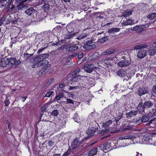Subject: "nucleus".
<instances>
[{
    "label": "nucleus",
    "mask_w": 156,
    "mask_h": 156,
    "mask_svg": "<svg viewBox=\"0 0 156 156\" xmlns=\"http://www.w3.org/2000/svg\"><path fill=\"white\" fill-rule=\"evenodd\" d=\"M155 120H154V121H153L150 124V127H154L156 126V122H155Z\"/></svg>",
    "instance_id": "obj_52"
},
{
    "label": "nucleus",
    "mask_w": 156,
    "mask_h": 156,
    "mask_svg": "<svg viewBox=\"0 0 156 156\" xmlns=\"http://www.w3.org/2000/svg\"><path fill=\"white\" fill-rule=\"evenodd\" d=\"M63 94H60L58 95H56L54 99L56 100H60V99L62 97Z\"/></svg>",
    "instance_id": "obj_46"
},
{
    "label": "nucleus",
    "mask_w": 156,
    "mask_h": 156,
    "mask_svg": "<svg viewBox=\"0 0 156 156\" xmlns=\"http://www.w3.org/2000/svg\"><path fill=\"white\" fill-rule=\"evenodd\" d=\"M75 34L76 33H75L73 34H72L71 35L70 34V35H67L66 36V37H65V39H69L71 38H72L74 36Z\"/></svg>",
    "instance_id": "obj_47"
},
{
    "label": "nucleus",
    "mask_w": 156,
    "mask_h": 156,
    "mask_svg": "<svg viewBox=\"0 0 156 156\" xmlns=\"http://www.w3.org/2000/svg\"><path fill=\"white\" fill-rule=\"evenodd\" d=\"M35 10L33 8H30L25 11V13L29 16H31L35 13Z\"/></svg>",
    "instance_id": "obj_20"
},
{
    "label": "nucleus",
    "mask_w": 156,
    "mask_h": 156,
    "mask_svg": "<svg viewBox=\"0 0 156 156\" xmlns=\"http://www.w3.org/2000/svg\"><path fill=\"white\" fill-rule=\"evenodd\" d=\"M97 148H94L91 150L88 153L89 156H93L96 154L97 152Z\"/></svg>",
    "instance_id": "obj_26"
},
{
    "label": "nucleus",
    "mask_w": 156,
    "mask_h": 156,
    "mask_svg": "<svg viewBox=\"0 0 156 156\" xmlns=\"http://www.w3.org/2000/svg\"><path fill=\"white\" fill-rule=\"evenodd\" d=\"M147 17L150 20L155 19L156 18V13L154 12L149 14Z\"/></svg>",
    "instance_id": "obj_34"
},
{
    "label": "nucleus",
    "mask_w": 156,
    "mask_h": 156,
    "mask_svg": "<svg viewBox=\"0 0 156 156\" xmlns=\"http://www.w3.org/2000/svg\"><path fill=\"white\" fill-rule=\"evenodd\" d=\"M9 94L6 95L5 99V106H8L10 103L9 100Z\"/></svg>",
    "instance_id": "obj_40"
},
{
    "label": "nucleus",
    "mask_w": 156,
    "mask_h": 156,
    "mask_svg": "<svg viewBox=\"0 0 156 156\" xmlns=\"http://www.w3.org/2000/svg\"><path fill=\"white\" fill-rule=\"evenodd\" d=\"M15 7L12 0H8L5 4V7L7 9V11L13 10Z\"/></svg>",
    "instance_id": "obj_4"
},
{
    "label": "nucleus",
    "mask_w": 156,
    "mask_h": 156,
    "mask_svg": "<svg viewBox=\"0 0 156 156\" xmlns=\"http://www.w3.org/2000/svg\"><path fill=\"white\" fill-rule=\"evenodd\" d=\"M89 45L86 44L84 46L83 48L86 50L90 49Z\"/></svg>",
    "instance_id": "obj_57"
},
{
    "label": "nucleus",
    "mask_w": 156,
    "mask_h": 156,
    "mask_svg": "<svg viewBox=\"0 0 156 156\" xmlns=\"http://www.w3.org/2000/svg\"><path fill=\"white\" fill-rule=\"evenodd\" d=\"M135 137L134 136L131 135L128 136H123L120 137L119 139L120 140L122 139H130V140H134L135 139Z\"/></svg>",
    "instance_id": "obj_29"
},
{
    "label": "nucleus",
    "mask_w": 156,
    "mask_h": 156,
    "mask_svg": "<svg viewBox=\"0 0 156 156\" xmlns=\"http://www.w3.org/2000/svg\"><path fill=\"white\" fill-rule=\"evenodd\" d=\"M78 49V46L74 44L69 46L66 48V51H75Z\"/></svg>",
    "instance_id": "obj_22"
},
{
    "label": "nucleus",
    "mask_w": 156,
    "mask_h": 156,
    "mask_svg": "<svg viewBox=\"0 0 156 156\" xmlns=\"http://www.w3.org/2000/svg\"><path fill=\"white\" fill-rule=\"evenodd\" d=\"M83 76L86 77V76H83L80 75H76L74 76H72V77H69L67 79L68 81L69 82L71 81L73 83L75 82H77L79 81L80 80V78Z\"/></svg>",
    "instance_id": "obj_6"
},
{
    "label": "nucleus",
    "mask_w": 156,
    "mask_h": 156,
    "mask_svg": "<svg viewBox=\"0 0 156 156\" xmlns=\"http://www.w3.org/2000/svg\"><path fill=\"white\" fill-rule=\"evenodd\" d=\"M132 11L127 10L124 11L122 13V16L124 17L129 16L132 14Z\"/></svg>",
    "instance_id": "obj_27"
},
{
    "label": "nucleus",
    "mask_w": 156,
    "mask_h": 156,
    "mask_svg": "<svg viewBox=\"0 0 156 156\" xmlns=\"http://www.w3.org/2000/svg\"><path fill=\"white\" fill-rule=\"evenodd\" d=\"M155 142H156V134L153 133L151 134L150 144H154Z\"/></svg>",
    "instance_id": "obj_23"
},
{
    "label": "nucleus",
    "mask_w": 156,
    "mask_h": 156,
    "mask_svg": "<svg viewBox=\"0 0 156 156\" xmlns=\"http://www.w3.org/2000/svg\"><path fill=\"white\" fill-rule=\"evenodd\" d=\"M77 87H78L77 86L69 87V90H71L73 89H76V88H77Z\"/></svg>",
    "instance_id": "obj_59"
},
{
    "label": "nucleus",
    "mask_w": 156,
    "mask_h": 156,
    "mask_svg": "<svg viewBox=\"0 0 156 156\" xmlns=\"http://www.w3.org/2000/svg\"><path fill=\"white\" fill-rule=\"evenodd\" d=\"M123 117V115L121 113L119 114L118 115H117L116 118L114 120V122H117L119 121Z\"/></svg>",
    "instance_id": "obj_36"
},
{
    "label": "nucleus",
    "mask_w": 156,
    "mask_h": 156,
    "mask_svg": "<svg viewBox=\"0 0 156 156\" xmlns=\"http://www.w3.org/2000/svg\"><path fill=\"white\" fill-rule=\"evenodd\" d=\"M33 55V54H29L27 53H25L23 55V56L24 57V58L27 60V59L29 58H30V57H32Z\"/></svg>",
    "instance_id": "obj_39"
},
{
    "label": "nucleus",
    "mask_w": 156,
    "mask_h": 156,
    "mask_svg": "<svg viewBox=\"0 0 156 156\" xmlns=\"http://www.w3.org/2000/svg\"><path fill=\"white\" fill-rule=\"evenodd\" d=\"M5 18L4 17H2L0 21V26H1L3 23V22L5 21Z\"/></svg>",
    "instance_id": "obj_56"
},
{
    "label": "nucleus",
    "mask_w": 156,
    "mask_h": 156,
    "mask_svg": "<svg viewBox=\"0 0 156 156\" xmlns=\"http://www.w3.org/2000/svg\"><path fill=\"white\" fill-rule=\"evenodd\" d=\"M110 147V144L109 142H107L105 143L104 144H101L100 146V148L103 151L107 150Z\"/></svg>",
    "instance_id": "obj_15"
},
{
    "label": "nucleus",
    "mask_w": 156,
    "mask_h": 156,
    "mask_svg": "<svg viewBox=\"0 0 156 156\" xmlns=\"http://www.w3.org/2000/svg\"><path fill=\"white\" fill-rule=\"evenodd\" d=\"M120 29L118 28H111L108 30V32L109 33L114 34L115 32H119L120 31Z\"/></svg>",
    "instance_id": "obj_32"
},
{
    "label": "nucleus",
    "mask_w": 156,
    "mask_h": 156,
    "mask_svg": "<svg viewBox=\"0 0 156 156\" xmlns=\"http://www.w3.org/2000/svg\"><path fill=\"white\" fill-rule=\"evenodd\" d=\"M42 8L44 10V11L48 12L49 10V5L48 4L45 3L43 5Z\"/></svg>",
    "instance_id": "obj_35"
},
{
    "label": "nucleus",
    "mask_w": 156,
    "mask_h": 156,
    "mask_svg": "<svg viewBox=\"0 0 156 156\" xmlns=\"http://www.w3.org/2000/svg\"><path fill=\"white\" fill-rule=\"evenodd\" d=\"M99 56V54L98 52H95L94 53L89 57V58L90 59L93 60V59H96Z\"/></svg>",
    "instance_id": "obj_30"
},
{
    "label": "nucleus",
    "mask_w": 156,
    "mask_h": 156,
    "mask_svg": "<svg viewBox=\"0 0 156 156\" xmlns=\"http://www.w3.org/2000/svg\"><path fill=\"white\" fill-rule=\"evenodd\" d=\"M8 64V59H2L0 62V66L2 67L5 66Z\"/></svg>",
    "instance_id": "obj_28"
},
{
    "label": "nucleus",
    "mask_w": 156,
    "mask_h": 156,
    "mask_svg": "<svg viewBox=\"0 0 156 156\" xmlns=\"http://www.w3.org/2000/svg\"><path fill=\"white\" fill-rule=\"evenodd\" d=\"M134 23L133 20L131 19H126L125 20H123L121 23L122 25L127 26L128 25H131Z\"/></svg>",
    "instance_id": "obj_16"
},
{
    "label": "nucleus",
    "mask_w": 156,
    "mask_h": 156,
    "mask_svg": "<svg viewBox=\"0 0 156 156\" xmlns=\"http://www.w3.org/2000/svg\"><path fill=\"white\" fill-rule=\"evenodd\" d=\"M131 62L129 60L124 59L118 63V66L121 67H127L130 64Z\"/></svg>",
    "instance_id": "obj_5"
},
{
    "label": "nucleus",
    "mask_w": 156,
    "mask_h": 156,
    "mask_svg": "<svg viewBox=\"0 0 156 156\" xmlns=\"http://www.w3.org/2000/svg\"><path fill=\"white\" fill-rule=\"evenodd\" d=\"M138 111L132 110L126 114V117L128 119L130 118L137 114Z\"/></svg>",
    "instance_id": "obj_18"
},
{
    "label": "nucleus",
    "mask_w": 156,
    "mask_h": 156,
    "mask_svg": "<svg viewBox=\"0 0 156 156\" xmlns=\"http://www.w3.org/2000/svg\"><path fill=\"white\" fill-rule=\"evenodd\" d=\"M156 53V47L152 46L150 47L148 54L149 55H153Z\"/></svg>",
    "instance_id": "obj_17"
},
{
    "label": "nucleus",
    "mask_w": 156,
    "mask_h": 156,
    "mask_svg": "<svg viewBox=\"0 0 156 156\" xmlns=\"http://www.w3.org/2000/svg\"><path fill=\"white\" fill-rule=\"evenodd\" d=\"M143 106L142 102H140L139 103L137 107V111H138V112L139 114L142 113L143 112L145 109Z\"/></svg>",
    "instance_id": "obj_19"
},
{
    "label": "nucleus",
    "mask_w": 156,
    "mask_h": 156,
    "mask_svg": "<svg viewBox=\"0 0 156 156\" xmlns=\"http://www.w3.org/2000/svg\"><path fill=\"white\" fill-rule=\"evenodd\" d=\"M150 119V116L148 115H144L140 117L136 122V124H140L142 122H144L147 121Z\"/></svg>",
    "instance_id": "obj_7"
},
{
    "label": "nucleus",
    "mask_w": 156,
    "mask_h": 156,
    "mask_svg": "<svg viewBox=\"0 0 156 156\" xmlns=\"http://www.w3.org/2000/svg\"><path fill=\"white\" fill-rule=\"evenodd\" d=\"M148 90L147 87L139 88L137 91L139 95L141 96L148 93Z\"/></svg>",
    "instance_id": "obj_10"
},
{
    "label": "nucleus",
    "mask_w": 156,
    "mask_h": 156,
    "mask_svg": "<svg viewBox=\"0 0 156 156\" xmlns=\"http://www.w3.org/2000/svg\"><path fill=\"white\" fill-rule=\"evenodd\" d=\"M64 91L71 98H73L74 95L71 93V92H67L65 90H64Z\"/></svg>",
    "instance_id": "obj_49"
},
{
    "label": "nucleus",
    "mask_w": 156,
    "mask_h": 156,
    "mask_svg": "<svg viewBox=\"0 0 156 156\" xmlns=\"http://www.w3.org/2000/svg\"><path fill=\"white\" fill-rule=\"evenodd\" d=\"M54 92L53 91H49L46 93L45 95V97H50L51 95H52Z\"/></svg>",
    "instance_id": "obj_48"
},
{
    "label": "nucleus",
    "mask_w": 156,
    "mask_h": 156,
    "mask_svg": "<svg viewBox=\"0 0 156 156\" xmlns=\"http://www.w3.org/2000/svg\"><path fill=\"white\" fill-rule=\"evenodd\" d=\"M80 141H79L77 139H75L71 144V147L72 149H75L77 147L81 144Z\"/></svg>",
    "instance_id": "obj_14"
},
{
    "label": "nucleus",
    "mask_w": 156,
    "mask_h": 156,
    "mask_svg": "<svg viewBox=\"0 0 156 156\" xmlns=\"http://www.w3.org/2000/svg\"><path fill=\"white\" fill-rule=\"evenodd\" d=\"M80 71V69L79 68L76 69L74 71L73 74H77Z\"/></svg>",
    "instance_id": "obj_55"
},
{
    "label": "nucleus",
    "mask_w": 156,
    "mask_h": 156,
    "mask_svg": "<svg viewBox=\"0 0 156 156\" xmlns=\"http://www.w3.org/2000/svg\"><path fill=\"white\" fill-rule=\"evenodd\" d=\"M152 94L153 96H154L156 95V85H155L153 87Z\"/></svg>",
    "instance_id": "obj_43"
},
{
    "label": "nucleus",
    "mask_w": 156,
    "mask_h": 156,
    "mask_svg": "<svg viewBox=\"0 0 156 156\" xmlns=\"http://www.w3.org/2000/svg\"><path fill=\"white\" fill-rule=\"evenodd\" d=\"M109 129H102L101 131H99V133L103 134L105 133L109 132Z\"/></svg>",
    "instance_id": "obj_45"
},
{
    "label": "nucleus",
    "mask_w": 156,
    "mask_h": 156,
    "mask_svg": "<svg viewBox=\"0 0 156 156\" xmlns=\"http://www.w3.org/2000/svg\"><path fill=\"white\" fill-rule=\"evenodd\" d=\"M136 26L137 27V29L138 30L143 29L145 27V25H136Z\"/></svg>",
    "instance_id": "obj_54"
},
{
    "label": "nucleus",
    "mask_w": 156,
    "mask_h": 156,
    "mask_svg": "<svg viewBox=\"0 0 156 156\" xmlns=\"http://www.w3.org/2000/svg\"><path fill=\"white\" fill-rule=\"evenodd\" d=\"M108 39V36H106L105 37H103L102 38H101L99 40V42L101 43H103L105 42Z\"/></svg>",
    "instance_id": "obj_38"
},
{
    "label": "nucleus",
    "mask_w": 156,
    "mask_h": 156,
    "mask_svg": "<svg viewBox=\"0 0 156 156\" xmlns=\"http://www.w3.org/2000/svg\"><path fill=\"white\" fill-rule=\"evenodd\" d=\"M78 54L77 53L75 52L73 53V54L71 55H70L68 56V57L69 58L72 59L73 57L76 56Z\"/></svg>",
    "instance_id": "obj_50"
},
{
    "label": "nucleus",
    "mask_w": 156,
    "mask_h": 156,
    "mask_svg": "<svg viewBox=\"0 0 156 156\" xmlns=\"http://www.w3.org/2000/svg\"><path fill=\"white\" fill-rule=\"evenodd\" d=\"M66 86V83H62V84H59V87L60 88H61L62 89V90L64 91V89L63 88L64 87H65Z\"/></svg>",
    "instance_id": "obj_51"
},
{
    "label": "nucleus",
    "mask_w": 156,
    "mask_h": 156,
    "mask_svg": "<svg viewBox=\"0 0 156 156\" xmlns=\"http://www.w3.org/2000/svg\"><path fill=\"white\" fill-rule=\"evenodd\" d=\"M42 66H44L43 68L40 70V72L42 75L45 74L48 71L50 68V66L49 64L48 65H42Z\"/></svg>",
    "instance_id": "obj_9"
},
{
    "label": "nucleus",
    "mask_w": 156,
    "mask_h": 156,
    "mask_svg": "<svg viewBox=\"0 0 156 156\" xmlns=\"http://www.w3.org/2000/svg\"><path fill=\"white\" fill-rule=\"evenodd\" d=\"M8 64L11 66H17L21 62L19 60H17V59L15 58H10L8 59Z\"/></svg>",
    "instance_id": "obj_2"
},
{
    "label": "nucleus",
    "mask_w": 156,
    "mask_h": 156,
    "mask_svg": "<svg viewBox=\"0 0 156 156\" xmlns=\"http://www.w3.org/2000/svg\"><path fill=\"white\" fill-rule=\"evenodd\" d=\"M12 22V24H16L17 22V20L15 19V20H11Z\"/></svg>",
    "instance_id": "obj_62"
},
{
    "label": "nucleus",
    "mask_w": 156,
    "mask_h": 156,
    "mask_svg": "<svg viewBox=\"0 0 156 156\" xmlns=\"http://www.w3.org/2000/svg\"><path fill=\"white\" fill-rule=\"evenodd\" d=\"M117 74L120 77H124L126 76V72L123 69H120L117 72Z\"/></svg>",
    "instance_id": "obj_24"
},
{
    "label": "nucleus",
    "mask_w": 156,
    "mask_h": 156,
    "mask_svg": "<svg viewBox=\"0 0 156 156\" xmlns=\"http://www.w3.org/2000/svg\"><path fill=\"white\" fill-rule=\"evenodd\" d=\"M33 60L35 63L32 66V68L39 67L42 66V65H43V64L48 65V63L47 60H43L40 55L34 58Z\"/></svg>",
    "instance_id": "obj_1"
},
{
    "label": "nucleus",
    "mask_w": 156,
    "mask_h": 156,
    "mask_svg": "<svg viewBox=\"0 0 156 156\" xmlns=\"http://www.w3.org/2000/svg\"><path fill=\"white\" fill-rule=\"evenodd\" d=\"M89 45V47H90V49L95 48L96 47V45L94 44H90Z\"/></svg>",
    "instance_id": "obj_58"
},
{
    "label": "nucleus",
    "mask_w": 156,
    "mask_h": 156,
    "mask_svg": "<svg viewBox=\"0 0 156 156\" xmlns=\"http://www.w3.org/2000/svg\"><path fill=\"white\" fill-rule=\"evenodd\" d=\"M98 129V128H97L93 126H90L87 132V133L89 135L92 136L94 135L96 131H97Z\"/></svg>",
    "instance_id": "obj_8"
},
{
    "label": "nucleus",
    "mask_w": 156,
    "mask_h": 156,
    "mask_svg": "<svg viewBox=\"0 0 156 156\" xmlns=\"http://www.w3.org/2000/svg\"><path fill=\"white\" fill-rule=\"evenodd\" d=\"M65 102L66 104H73L74 101L71 99H70L66 98V101H65Z\"/></svg>",
    "instance_id": "obj_42"
},
{
    "label": "nucleus",
    "mask_w": 156,
    "mask_h": 156,
    "mask_svg": "<svg viewBox=\"0 0 156 156\" xmlns=\"http://www.w3.org/2000/svg\"><path fill=\"white\" fill-rule=\"evenodd\" d=\"M115 51V49L112 48H110L107 49L105 52V54L106 55L111 54L114 53Z\"/></svg>",
    "instance_id": "obj_31"
},
{
    "label": "nucleus",
    "mask_w": 156,
    "mask_h": 156,
    "mask_svg": "<svg viewBox=\"0 0 156 156\" xmlns=\"http://www.w3.org/2000/svg\"><path fill=\"white\" fill-rule=\"evenodd\" d=\"M46 107L45 106H44L42 107L41 108V111L42 112H44L46 109Z\"/></svg>",
    "instance_id": "obj_64"
},
{
    "label": "nucleus",
    "mask_w": 156,
    "mask_h": 156,
    "mask_svg": "<svg viewBox=\"0 0 156 156\" xmlns=\"http://www.w3.org/2000/svg\"><path fill=\"white\" fill-rule=\"evenodd\" d=\"M83 56V53H81L80 54H79L78 55V57L79 59H81Z\"/></svg>",
    "instance_id": "obj_61"
},
{
    "label": "nucleus",
    "mask_w": 156,
    "mask_h": 156,
    "mask_svg": "<svg viewBox=\"0 0 156 156\" xmlns=\"http://www.w3.org/2000/svg\"><path fill=\"white\" fill-rule=\"evenodd\" d=\"M144 108L145 109H147L149 108H151L153 105V104L152 102L150 101H145L144 103H143Z\"/></svg>",
    "instance_id": "obj_13"
},
{
    "label": "nucleus",
    "mask_w": 156,
    "mask_h": 156,
    "mask_svg": "<svg viewBox=\"0 0 156 156\" xmlns=\"http://www.w3.org/2000/svg\"><path fill=\"white\" fill-rule=\"evenodd\" d=\"M147 54V51L145 50L142 49L139 50L137 54L138 58L141 59L146 56Z\"/></svg>",
    "instance_id": "obj_11"
},
{
    "label": "nucleus",
    "mask_w": 156,
    "mask_h": 156,
    "mask_svg": "<svg viewBox=\"0 0 156 156\" xmlns=\"http://www.w3.org/2000/svg\"><path fill=\"white\" fill-rule=\"evenodd\" d=\"M147 44H140L137 45L133 47L134 50H138L140 49L145 48L147 47Z\"/></svg>",
    "instance_id": "obj_25"
},
{
    "label": "nucleus",
    "mask_w": 156,
    "mask_h": 156,
    "mask_svg": "<svg viewBox=\"0 0 156 156\" xmlns=\"http://www.w3.org/2000/svg\"><path fill=\"white\" fill-rule=\"evenodd\" d=\"M154 120H155L154 119H152L150 120L148 122V123H147L146 125L147 126H150V124H151V123L152 122H153V121H154Z\"/></svg>",
    "instance_id": "obj_60"
},
{
    "label": "nucleus",
    "mask_w": 156,
    "mask_h": 156,
    "mask_svg": "<svg viewBox=\"0 0 156 156\" xmlns=\"http://www.w3.org/2000/svg\"><path fill=\"white\" fill-rule=\"evenodd\" d=\"M54 144V142L50 140L48 141V144L49 146H52Z\"/></svg>",
    "instance_id": "obj_63"
},
{
    "label": "nucleus",
    "mask_w": 156,
    "mask_h": 156,
    "mask_svg": "<svg viewBox=\"0 0 156 156\" xmlns=\"http://www.w3.org/2000/svg\"><path fill=\"white\" fill-rule=\"evenodd\" d=\"M142 140L144 141H147V143L150 144V140H151V135H145L143 137Z\"/></svg>",
    "instance_id": "obj_33"
},
{
    "label": "nucleus",
    "mask_w": 156,
    "mask_h": 156,
    "mask_svg": "<svg viewBox=\"0 0 156 156\" xmlns=\"http://www.w3.org/2000/svg\"><path fill=\"white\" fill-rule=\"evenodd\" d=\"M59 114V112L57 110H54L51 112V115L52 116H56Z\"/></svg>",
    "instance_id": "obj_41"
},
{
    "label": "nucleus",
    "mask_w": 156,
    "mask_h": 156,
    "mask_svg": "<svg viewBox=\"0 0 156 156\" xmlns=\"http://www.w3.org/2000/svg\"><path fill=\"white\" fill-rule=\"evenodd\" d=\"M153 113L152 116V117L153 118V119H154L155 120L156 119V111H153Z\"/></svg>",
    "instance_id": "obj_53"
},
{
    "label": "nucleus",
    "mask_w": 156,
    "mask_h": 156,
    "mask_svg": "<svg viewBox=\"0 0 156 156\" xmlns=\"http://www.w3.org/2000/svg\"><path fill=\"white\" fill-rule=\"evenodd\" d=\"M42 58L43 60H45V59L48 58L49 56L48 54H44L40 55Z\"/></svg>",
    "instance_id": "obj_44"
},
{
    "label": "nucleus",
    "mask_w": 156,
    "mask_h": 156,
    "mask_svg": "<svg viewBox=\"0 0 156 156\" xmlns=\"http://www.w3.org/2000/svg\"><path fill=\"white\" fill-rule=\"evenodd\" d=\"M112 121L111 120H109L104 123L103 125L104 127L107 128L110 125L112 124Z\"/></svg>",
    "instance_id": "obj_37"
},
{
    "label": "nucleus",
    "mask_w": 156,
    "mask_h": 156,
    "mask_svg": "<svg viewBox=\"0 0 156 156\" xmlns=\"http://www.w3.org/2000/svg\"><path fill=\"white\" fill-rule=\"evenodd\" d=\"M27 0H24L22 2L20 3L19 4L17 5V8L19 10H22L23 9L27 8L28 7L27 4L24 3V2L27 1Z\"/></svg>",
    "instance_id": "obj_12"
},
{
    "label": "nucleus",
    "mask_w": 156,
    "mask_h": 156,
    "mask_svg": "<svg viewBox=\"0 0 156 156\" xmlns=\"http://www.w3.org/2000/svg\"><path fill=\"white\" fill-rule=\"evenodd\" d=\"M83 68L87 73H91L95 68V67L94 65L92 64H87L84 65Z\"/></svg>",
    "instance_id": "obj_3"
},
{
    "label": "nucleus",
    "mask_w": 156,
    "mask_h": 156,
    "mask_svg": "<svg viewBox=\"0 0 156 156\" xmlns=\"http://www.w3.org/2000/svg\"><path fill=\"white\" fill-rule=\"evenodd\" d=\"M89 34V32H83L80 34H79L76 38L78 40H80L85 38Z\"/></svg>",
    "instance_id": "obj_21"
}]
</instances>
